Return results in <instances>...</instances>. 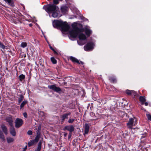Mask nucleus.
<instances>
[{
    "mask_svg": "<svg viewBox=\"0 0 151 151\" xmlns=\"http://www.w3.org/2000/svg\"><path fill=\"white\" fill-rule=\"evenodd\" d=\"M53 3L55 4H58L59 3L58 0H53Z\"/></svg>",
    "mask_w": 151,
    "mask_h": 151,
    "instance_id": "e433bc0d",
    "label": "nucleus"
},
{
    "mask_svg": "<svg viewBox=\"0 0 151 151\" xmlns=\"http://www.w3.org/2000/svg\"><path fill=\"white\" fill-rule=\"evenodd\" d=\"M132 90H127L126 91V93L127 94L129 95H131Z\"/></svg>",
    "mask_w": 151,
    "mask_h": 151,
    "instance_id": "c756f323",
    "label": "nucleus"
},
{
    "mask_svg": "<svg viewBox=\"0 0 151 151\" xmlns=\"http://www.w3.org/2000/svg\"><path fill=\"white\" fill-rule=\"evenodd\" d=\"M6 122L9 123V125L11 126H13V121L12 120V116H10L7 117L6 119Z\"/></svg>",
    "mask_w": 151,
    "mask_h": 151,
    "instance_id": "9b49d317",
    "label": "nucleus"
},
{
    "mask_svg": "<svg viewBox=\"0 0 151 151\" xmlns=\"http://www.w3.org/2000/svg\"><path fill=\"white\" fill-rule=\"evenodd\" d=\"M59 9L58 7L54 4H48L45 7V10L48 13L52 12L55 11H58Z\"/></svg>",
    "mask_w": 151,
    "mask_h": 151,
    "instance_id": "f03ea898",
    "label": "nucleus"
},
{
    "mask_svg": "<svg viewBox=\"0 0 151 151\" xmlns=\"http://www.w3.org/2000/svg\"><path fill=\"white\" fill-rule=\"evenodd\" d=\"M41 143L40 142L38 144V147L36 150L35 151H40L41 149Z\"/></svg>",
    "mask_w": 151,
    "mask_h": 151,
    "instance_id": "aec40b11",
    "label": "nucleus"
},
{
    "mask_svg": "<svg viewBox=\"0 0 151 151\" xmlns=\"http://www.w3.org/2000/svg\"><path fill=\"white\" fill-rule=\"evenodd\" d=\"M137 94V93L134 90H132L131 95L132 96H135Z\"/></svg>",
    "mask_w": 151,
    "mask_h": 151,
    "instance_id": "72a5a7b5",
    "label": "nucleus"
},
{
    "mask_svg": "<svg viewBox=\"0 0 151 151\" xmlns=\"http://www.w3.org/2000/svg\"><path fill=\"white\" fill-rule=\"evenodd\" d=\"M51 60L52 62L54 64H55L57 63V61L54 57L51 58Z\"/></svg>",
    "mask_w": 151,
    "mask_h": 151,
    "instance_id": "c85d7f7f",
    "label": "nucleus"
},
{
    "mask_svg": "<svg viewBox=\"0 0 151 151\" xmlns=\"http://www.w3.org/2000/svg\"><path fill=\"white\" fill-rule=\"evenodd\" d=\"M61 10L63 13H65L66 11V7L65 6L61 7Z\"/></svg>",
    "mask_w": 151,
    "mask_h": 151,
    "instance_id": "5701e85b",
    "label": "nucleus"
},
{
    "mask_svg": "<svg viewBox=\"0 0 151 151\" xmlns=\"http://www.w3.org/2000/svg\"><path fill=\"white\" fill-rule=\"evenodd\" d=\"M35 143H36V142L34 140H33L29 142H28V145L30 147L33 145Z\"/></svg>",
    "mask_w": 151,
    "mask_h": 151,
    "instance_id": "4be33fe9",
    "label": "nucleus"
},
{
    "mask_svg": "<svg viewBox=\"0 0 151 151\" xmlns=\"http://www.w3.org/2000/svg\"><path fill=\"white\" fill-rule=\"evenodd\" d=\"M1 127L3 132L6 135L7 134V129L6 127L4 124H2L1 125Z\"/></svg>",
    "mask_w": 151,
    "mask_h": 151,
    "instance_id": "2eb2a0df",
    "label": "nucleus"
},
{
    "mask_svg": "<svg viewBox=\"0 0 151 151\" xmlns=\"http://www.w3.org/2000/svg\"><path fill=\"white\" fill-rule=\"evenodd\" d=\"M70 114V113H69L62 115L61 116L62 122H63L65 118L68 119V116Z\"/></svg>",
    "mask_w": 151,
    "mask_h": 151,
    "instance_id": "dca6fc26",
    "label": "nucleus"
},
{
    "mask_svg": "<svg viewBox=\"0 0 151 151\" xmlns=\"http://www.w3.org/2000/svg\"><path fill=\"white\" fill-rule=\"evenodd\" d=\"M137 124V119L134 117L129 119L127 125L128 128L132 129L133 126Z\"/></svg>",
    "mask_w": 151,
    "mask_h": 151,
    "instance_id": "7ed1b4c3",
    "label": "nucleus"
},
{
    "mask_svg": "<svg viewBox=\"0 0 151 151\" xmlns=\"http://www.w3.org/2000/svg\"><path fill=\"white\" fill-rule=\"evenodd\" d=\"M63 21L61 20L54 21L53 23V25L54 27H60Z\"/></svg>",
    "mask_w": 151,
    "mask_h": 151,
    "instance_id": "6e6552de",
    "label": "nucleus"
},
{
    "mask_svg": "<svg viewBox=\"0 0 151 151\" xmlns=\"http://www.w3.org/2000/svg\"><path fill=\"white\" fill-rule=\"evenodd\" d=\"M93 44L92 42L88 43L84 47V49L86 51H89L93 48Z\"/></svg>",
    "mask_w": 151,
    "mask_h": 151,
    "instance_id": "0eeeda50",
    "label": "nucleus"
},
{
    "mask_svg": "<svg viewBox=\"0 0 151 151\" xmlns=\"http://www.w3.org/2000/svg\"><path fill=\"white\" fill-rule=\"evenodd\" d=\"M7 140L8 143H10L14 141V139L12 138L8 137L7 138Z\"/></svg>",
    "mask_w": 151,
    "mask_h": 151,
    "instance_id": "412c9836",
    "label": "nucleus"
},
{
    "mask_svg": "<svg viewBox=\"0 0 151 151\" xmlns=\"http://www.w3.org/2000/svg\"><path fill=\"white\" fill-rule=\"evenodd\" d=\"M40 113H41V114H43V112H40Z\"/></svg>",
    "mask_w": 151,
    "mask_h": 151,
    "instance_id": "3c124183",
    "label": "nucleus"
},
{
    "mask_svg": "<svg viewBox=\"0 0 151 151\" xmlns=\"http://www.w3.org/2000/svg\"><path fill=\"white\" fill-rule=\"evenodd\" d=\"M24 117L26 118H27V115L26 113L24 112L23 114Z\"/></svg>",
    "mask_w": 151,
    "mask_h": 151,
    "instance_id": "58836bf2",
    "label": "nucleus"
},
{
    "mask_svg": "<svg viewBox=\"0 0 151 151\" xmlns=\"http://www.w3.org/2000/svg\"><path fill=\"white\" fill-rule=\"evenodd\" d=\"M73 29L69 32L70 36L73 38H76L79 34L78 37L80 40H85L86 37L85 34L81 33L84 31L83 29H80L77 27L72 25Z\"/></svg>",
    "mask_w": 151,
    "mask_h": 151,
    "instance_id": "f257e3e1",
    "label": "nucleus"
},
{
    "mask_svg": "<svg viewBox=\"0 0 151 151\" xmlns=\"http://www.w3.org/2000/svg\"><path fill=\"white\" fill-rule=\"evenodd\" d=\"M60 1H62V0H60Z\"/></svg>",
    "mask_w": 151,
    "mask_h": 151,
    "instance_id": "864d4df0",
    "label": "nucleus"
},
{
    "mask_svg": "<svg viewBox=\"0 0 151 151\" xmlns=\"http://www.w3.org/2000/svg\"><path fill=\"white\" fill-rule=\"evenodd\" d=\"M24 97L23 96L21 95L20 97L18 99V104H19L23 100Z\"/></svg>",
    "mask_w": 151,
    "mask_h": 151,
    "instance_id": "393cba45",
    "label": "nucleus"
},
{
    "mask_svg": "<svg viewBox=\"0 0 151 151\" xmlns=\"http://www.w3.org/2000/svg\"><path fill=\"white\" fill-rule=\"evenodd\" d=\"M146 116L148 119L149 120L151 121V114H146Z\"/></svg>",
    "mask_w": 151,
    "mask_h": 151,
    "instance_id": "473e14b6",
    "label": "nucleus"
},
{
    "mask_svg": "<svg viewBox=\"0 0 151 151\" xmlns=\"http://www.w3.org/2000/svg\"><path fill=\"white\" fill-rule=\"evenodd\" d=\"M65 151V150H63V151Z\"/></svg>",
    "mask_w": 151,
    "mask_h": 151,
    "instance_id": "6e6d98bb",
    "label": "nucleus"
},
{
    "mask_svg": "<svg viewBox=\"0 0 151 151\" xmlns=\"http://www.w3.org/2000/svg\"><path fill=\"white\" fill-rule=\"evenodd\" d=\"M0 47L3 49V50H4L5 47V46L3 44H2V43H1V44H0Z\"/></svg>",
    "mask_w": 151,
    "mask_h": 151,
    "instance_id": "c9c22d12",
    "label": "nucleus"
},
{
    "mask_svg": "<svg viewBox=\"0 0 151 151\" xmlns=\"http://www.w3.org/2000/svg\"><path fill=\"white\" fill-rule=\"evenodd\" d=\"M81 64H83V62L81 61Z\"/></svg>",
    "mask_w": 151,
    "mask_h": 151,
    "instance_id": "09e8293b",
    "label": "nucleus"
},
{
    "mask_svg": "<svg viewBox=\"0 0 151 151\" xmlns=\"http://www.w3.org/2000/svg\"><path fill=\"white\" fill-rule=\"evenodd\" d=\"M40 137V134L38 133L37 134V135L36 136L35 139H34L35 141L37 143L39 141Z\"/></svg>",
    "mask_w": 151,
    "mask_h": 151,
    "instance_id": "6ab92c4d",
    "label": "nucleus"
},
{
    "mask_svg": "<svg viewBox=\"0 0 151 151\" xmlns=\"http://www.w3.org/2000/svg\"><path fill=\"white\" fill-rule=\"evenodd\" d=\"M25 76L23 74H22L20 75L19 76V80L22 81V80H24L25 78Z\"/></svg>",
    "mask_w": 151,
    "mask_h": 151,
    "instance_id": "cd10ccee",
    "label": "nucleus"
},
{
    "mask_svg": "<svg viewBox=\"0 0 151 151\" xmlns=\"http://www.w3.org/2000/svg\"><path fill=\"white\" fill-rule=\"evenodd\" d=\"M81 42V41H78V43L79 45H83L84 44V43H82Z\"/></svg>",
    "mask_w": 151,
    "mask_h": 151,
    "instance_id": "ea45409f",
    "label": "nucleus"
},
{
    "mask_svg": "<svg viewBox=\"0 0 151 151\" xmlns=\"http://www.w3.org/2000/svg\"><path fill=\"white\" fill-rule=\"evenodd\" d=\"M60 13L59 9H58V11H55L52 12V16L54 18H56L58 17H61V15H59V13Z\"/></svg>",
    "mask_w": 151,
    "mask_h": 151,
    "instance_id": "f8f14e48",
    "label": "nucleus"
},
{
    "mask_svg": "<svg viewBox=\"0 0 151 151\" xmlns=\"http://www.w3.org/2000/svg\"><path fill=\"white\" fill-rule=\"evenodd\" d=\"M32 132L31 130H29L27 132V134L28 135H31L32 134Z\"/></svg>",
    "mask_w": 151,
    "mask_h": 151,
    "instance_id": "4c0bfd02",
    "label": "nucleus"
},
{
    "mask_svg": "<svg viewBox=\"0 0 151 151\" xmlns=\"http://www.w3.org/2000/svg\"><path fill=\"white\" fill-rule=\"evenodd\" d=\"M27 149V147H26L24 149V151H26V150Z\"/></svg>",
    "mask_w": 151,
    "mask_h": 151,
    "instance_id": "49530a36",
    "label": "nucleus"
},
{
    "mask_svg": "<svg viewBox=\"0 0 151 151\" xmlns=\"http://www.w3.org/2000/svg\"><path fill=\"white\" fill-rule=\"evenodd\" d=\"M139 101L141 102V104L143 105L144 104V103L146 101V100L144 96H140L139 98Z\"/></svg>",
    "mask_w": 151,
    "mask_h": 151,
    "instance_id": "a211bd4d",
    "label": "nucleus"
},
{
    "mask_svg": "<svg viewBox=\"0 0 151 151\" xmlns=\"http://www.w3.org/2000/svg\"><path fill=\"white\" fill-rule=\"evenodd\" d=\"M23 151H24V150H23Z\"/></svg>",
    "mask_w": 151,
    "mask_h": 151,
    "instance_id": "5fc2aeb1",
    "label": "nucleus"
},
{
    "mask_svg": "<svg viewBox=\"0 0 151 151\" xmlns=\"http://www.w3.org/2000/svg\"><path fill=\"white\" fill-rule=\"evenodd\" d=\"M63 130H67L70 132L74 131V127L73 125L66 126L64 127Z\"/></svg>",
    "mask_w": 151,
    "mask_h": 151,
    "instance_id": "1a4fd4ad",
    "label": "nucleus"
},
{
    "mask_svg": "<svg viewBox=\"0 0 151 151\" xmlns=\"http://www.w3.org/2000/svg\"><path fill=\"white\" fill-rule=\"evenodd\" d=\"M109 80L113 83H115L116 82V79L114 77H110L109 78Z\"/></svg>",
    "mask_w": 151,
    "mask_h": 151,
    "instance_id": "bb28decb",
    "label": "nucleus"
},
{
    "mask_svg": "<svg viewBox=\"0 0 151 151\" xmlns=\"http://www.w3.org/2000/svg\"><path fill=\"white\" fill-rule=\"evenodd\" d=\"M71 134L70 133L68 135V138H70L71 137Z\"/></svg>",
    "mask_w": 151,
    "mask_h": 151,
    "instance_id": "37998d69",
    "label": "nucleus"
},
{
    "mask_svg": "<svg viewBox=\"0 0 151 151\" xmlns=\"http://www.w3.org/2000/svg\"><path fill=\"white\" fill-rule=\"evenodd\" d=\"M1 42H0V44H1Z\"/></svg>",
    "mask_w": 151,
    "mask_h": 151,
    "instance_id": "4d7b16f0",
    "label": "nucleus"
},
{
    "mask_svg": "<svg viewBox=\"0 0 151 151\" xmlns=\"http://www.w3.org/2000/svg\"><path fill=\"white\" fill-rule=\"evenodd\" d=\"M0 138L2 139L3 140H5V138L4 137V136L2 132L0 130Z\"/></svg>",
    "mask_w": 151,
    "mask_h": 151,
    "instance_id": "a878e982",
    "label": "nucleus"
},
{
    "mask_svg": "<svg viewBox=\"0 0 151 151\" xmlns=\"http://www.w3.org/2000/svg\"><path fill=\"white\" fill-rule=\"evenodd\" d=\"M50 48L51 50H52L55 53H57V52L55 51V50L52 47H50Z\"/></svg>",
    "mask_w": 151,
    "mask_h": 151,
    "instance_id": "a19ab883",
    "label": "nucleus"
},
{
    "mask_svg": "<svg viewBox=\"0 0 151 151\" xmlns=\"http://www.w3.org/2000/svg\"><path fill=\"white\" fill-rule=\"evenodd\" d=\"M94 120V119H92L91 120V121H93Z\"/></svg>",
    "mask_w": 151,
    "mask_h": 151,
    "instance_id": "8fccbe9b",
    "label": "nucleus"
},
{
    "mask_svg": "<svg viewBox=\"0 0 151 151\" xmlns=\"http://www.w3.org/2000/svg\"><path fill=\"white\" fill-rule=\"evenodd\" d=\"M60 27L62 31L64 32L68 31L70 28V26L68 23L66 22H63V21Z\"/></svg>",
    "mask_w": 151,
    "mask_h": 151,
    "instance_id": "39448f33",
    "label": "nucleus"
},
{
    "mask_svg": "<svg viewBox=\"0 0 151 151\" xmlns=\"http://www.w3.org/2000/svg\"><path fill=\"white\" fill-rule=\"evenodd\" d=\"M48 88L58 93H60L61 89L59 87H57L55 85H52L48 86Z\"/></svg>",
    "mask_w": 151,
    "mask_h": 151,
    "instance_id": "20e7f679",
    "label": "nucleus"
},
{
    "mask_svg": "<svg viewBox=\"0 0 151 151\" xmlns=\"http://www.w3.org/2000/svg\"><path fill=\"white\" fill-rule=\"evenodd\" d=\"M90 28L89 27H86L84 29L86 35L88 36H90L92 33V31Z\"/></svg>",
    "mask_w": 151,
    "mask_h": 151,
    "instance_id": "9d476101",
    "label": "nucleus"
},
{
    "mask_svg": "<svg viewBox=\"0 0 151 151\" xmlns=\"http://www.w3.org/2000/svg\"><path fill=\"white\" fill-rule=\"evenodd\" d=\"M70 59L74 63H78L80 64L79 61L76 58L72 56L70 57Z\"/></svg>",
    "mask_w": 151,
    "mask_h": 151,
    "instance_id": "f3484780",
    "label": "nucleus"
},
{
    "mask_svg": "<svg viewBox=\"0 0 151 151\" xmlns=\"http://www.w3.org/2000/svg\"><path fill=\"white\" fill-rule=\"evenodd\" d=\"M23 121L22 119L17 118L15 120V127L16 128H18L22 124Z\"/></svg>",
    "mask_w": 151,
    "mask_h": 151,
    "instance_id": "423d86ee",
    "label": "nucleus"
},
{
    "mask_svg": "<svg viewBox=\"0 0 151 151\" xmlns=\"http://www.w3.org/2000/svg\"><path fill=\"white\" fill-rule=\"evenodd\" d=\"M1 50V51L3 52H3V50Z\"/></svg>",
    "mask_w": 151,
    "mask_h": 151,
    "instance_id": "603ef678",
    "label": "nucleus"
},
{
    "mask_svg": "<svg viewBox=\"0 0 151 151\" xmlns=\"http://www.w3.org/2000/svg\"><path fill=\"white\" fill-rule=\"evenodd\" d=\"M141 109H142V110H144V111H146V110L144 109L143 107H142L141 108Z\"/></svg>",
    "mask_w": 151,
    "mask_h": 151,
    "instance_id": "c03bdc74",
    "label": "nucleus"
},
{
    "mask_svg": "<svg viewBox=\"0 0 151 151\" xmlns=\"http://www.w3.org/2000/svg\"><path fill=\"white\" fill-rule=\"evenodd\" d=\"M27 46V43L25 42H22L21 44V46L23 48H24Z\"/></svg>",
    "mask_w": 151,
    "mask_h": 151,
    "instance_id": "7c9ffc66",
    "label": "nucleus"
},
{
    "mask_svg": "<svg viewBox=\"0 0 151 151\" xmlns=\"http://www.w3.org/2000/svg\"><path fill=\"white\" fill-rule=\"evenodd\" d=\"M8 2L9 5L11 6H14V4L12 3V0H4Z\"/></svg>",
    "mask_w": 151,
    "mask_h": 151,
    "instance_id": "b1692460",
    "label": "nucleus"
},
{
    "mask_svg": "<svg viewBox=\"0 0 151 151\" xmlns=\"http://www.w3.org/2000/svg\"><path fill=\"white\" fill-rule=\"evenodd\" d=\"M90 125H89L87 124H85V134H88L89 130V127Z\"/></svg>",
    "mask_w": 151,
    "mask_h": 151,
    "instance_id": "ddd939ff",
    "label": "nucleus"
},
{
    "mask_svg": "<svg viewBox=\"0 0 151 151\" xmlns=\"http://www.w3.org/2000/svg\"><path fill=\"white\" fill-rule=\"evenodd\" d=\"M10 131V133L13 136H15L16 135V133L15 129L13 126H11Z\"/></svg>",
    "mask_w": 151,
    "mask_h": 151,
    "instance_id": "4468645a",
    "label": "nucleus"
},
{
    "mask_svg": "<svg viewBox=\"0 0 151 151\" xmlns=\"http://www.w3.org/2000/svg\"><path fill=\"white\" fill-rule=\"evenodd\" d=\"M144 104H145L146 106H147L148 105V103L147 102H145Z\"/></svg>",
    "mask_w": 151,
    "mask_h": 151,
    "instance_id": "79ce46f5",
    "label": "nucleus"
},
{
    "mask_svg": "<svg viewBox=\"0 0 151 151\" xmlns=\"http://www.w3.org/2000/svg\"><path fill=\"white\" fill-rule=\"evenodd\" d=\"M27 103L26 101H23L21 104L20 105L21 109Z\"/></svg>",
    "mask_w": 151,
    "mask_h": 151,
    "instance_id": "2f4dec72",
    "label": "nucleus"
},
{
    "mask_svg": "<svg viewBox=\"0 0 151 151\" xmlns=\"http://www.w3.org/2000/svg\"><path fill=\"white\" fill-rule=\"evenodd\" d=\"M67 135V133H65L64 134V136L65 137H66Z\"/></svg>",
    "mask_w": 151,
    "mask_h": 151,
    "instance_id": "a18cd8bd",
    "label": "nucleus"
},
{
    "mask_svg": "<svg viewBox=\"0 0 151 151\" xmlns=\"http://www.w3.org/2000/svg\"><path fill=\"white\" fill-rule=\"evenodd\" d=\"M74 120V119H69L68 122L70 123H72Z\"/></svg>",
    "mask_w": 151,
    "mask_h": 151,
    "instance_id": "f704fd0d",
    "label": "nucleus"
},
{
    "mask_svg": "<svg viewBox=\"0 0 151 151\" xmlns=\"http://www.w3.org/2000/svg\"><path fill=\"white\" fill-rule=\"evenodd\" d=\"M29 26H30V27H31V26H32V24H29Z\"/></svg>",
    "mask_w": 151,
    "mask_h": 151,
    "instance_id": "de8ad7c7",
    "label": "nucleus"
}]
</instances>
